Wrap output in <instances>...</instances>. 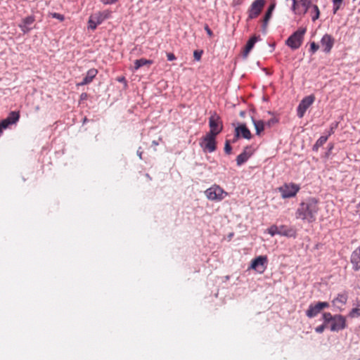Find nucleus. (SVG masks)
Instances as JSON below:
<instances>
[{"instance_id": "1", "label": "nucleus", "mask_w": 360, "mask_h": 360, "mask_svg": "<svg viewBox=\"0 0 360 360\" xmlns=\"http://www.w3.org/2000/svg\"><path fill=\"white\" fill-rule=\"evenodd\" d=\"M319 210V201L314 198H309L299 205L295 217L307 223L314 222Z\"/></svg>"}, {"instance_id": "2", "label": "nucleus", "mask_w": 360, "mask_h": 360, "mask_svg": "<svg viewBox=\"0 0 360 360\" xmlns=\"http://www.w3.org/2000/svg\"><path fill=\"white\" fill-rule=\"evenodd\" d=\"M307 32L305 27H300L285 41V44L293 50L299 49L302 44L304 36Z\"/></svg>"}, {"instance_id": "3", "label": "nucleus", "mask_w": 360, "mask_h": 360, "mask_svg": "<svg viewBox=\"0 0 360 360\" xmlns=\"http://www.w3.org/2000/svg\"><path fill=\"white\" fill-rule=\"evenodd\" d=\"M206 197L212 201H221L228 193L219 186L213 185L205 191Z\"/></svg>"}, {"instance_id": "4", "label": "nucleus", "mask_w": 360, "mask_h": 360, "mask_svg": "<svg viewBox=\"0 0 360 360\" xmlns=\"http://www.w3.org/2000/svg\"><path fill=\"white\" fill-rule=\"evenodd\" d=\"M300 189V186L295 183H285L278 188L281 197L284 199L295 197Z\"/></svg>"}, {"instance_id": "5", "label": "nucleus", "mask_w": 360, "mask_h": 360, "mask_svg": "<svg viewBox=\"0 0 360 360\" xmlns=\"http://www.w3.org/2000/svg\"><path fill=\"white\" fill-rule=\"evenodd\" d=\"M266 1L265 0H255L248 8L247 21L257 18L262 11Z\"/></svg>"}, {"instance_id": "6", "label": "nucleus", "mask_w": 360, "mask_h": 360, "mask_svg": "<svg viewBox=\"0 0 360 360\" xmlns=\"http://www.w3.org/2000/svg\"><path fill=\"white\" fill-rule=\"evenodd\" d=\"M216 135L207 133L204 137H202L200 145L204 151L212 153L216 150Z\"/></svg>"}, {"instance_id": "7", "label": "nucleus", "mask_w": 360, "mask_h": 360, "mask_svg": "<svg viewBox=\"0 0 360 360\" xmlns=\"http://www.w3.org/2000/svg\"><path fill=\"white\" fill-rule=\"evenodd\" d=\"M315 101V96L314 95H309L304 97L298 105L297 109V114L300 118L303 117L307 110L312 105Z\"/></svg>"}, {"instance_id": "8", "label": "nucleus", "mask_w": 360, "mask_h": 360, "mask_svg": "<svg viewBox=\"0 0 360 360\" xmlns=\"http://www.w3.org/2000/svg\"><path fill=\"white\" fill-rule=\"evenodd\" d=\"M209 126L210 130L208 132V134H211L213 135L217 136L223 129V125L221 124V122L220 121V118L217 114H214L210 117Z\"/></svg>"}, {"instance_id": "9", "label": "nucleus", "mask_w": 360, "mask_h": 360, "mask_svg": "<svg viewBox=\"0 0 360 360\" xmlns=\"http://www.w3.org/2000/svg\"><path fill=\"white\" fill-rule=\"evenodd\" d=\"M328 307H329V303L327 302H319L314 304H311L307 310L306 315L309 318L315 317L321 311V310Z\"/></svg>"}, {"instance_id": "10", "label": "nucleus", "mask_w": 360, "mask_h": 360, "mask_svg": "<svg viewBox=\"0 0 360 360\" xmlns=\"http://www.w3.org/2000/svg\"><path fill=\"white\" fill-rule=\"evenodd\" d=\"M347 327V321L345 316L341 314L334 315L333 321H332L330 329L331 331H339Z\"/></svg>"}, {"instance_id": "11", "label": "nucleus", "mask_w": 360, "mask_h": 360, "mask_svg": "<svg viewBox=\"0 0 360 360\" xmlns=\"http://www.w3.org/2000/svg\"><path fill=\"white\" fill-rule=\"evenodd\" d=\"M20 118L19 112L12 111L8 116L0 122V135L4 129H6L9 125L16 123Z\"/></svg>"}, {"instance_id": "12", "label": "nucleus", "mask_w": 360, "mask_h": 360, "mask_svg": "<svg viewBox=\"0 0 360 360\" xmlns=\"http://www.w3.org/2000/svg\"><path fill=\"white\" fill-rule=\"evenodd\" d=\"M267 264L266 256H259L252 261L250 268L259 273H263Z\"/></svg>"}, {"instance_id": "13", "label": "nucleus", "mask_w": 360, "mask_h": 360, "mask_svg": "<svg viewBox=\"0 0 360 360\" xmlns=\"http://www.w3.org/2000/svg\"><path fill=\"white\" fill-rule=\"evenodd\" d=\"M335 44L334 38L328 34H326L321 39V46L326 53H330Z\"/></svg>"}, {"instance_id": "14", "label": "nucleus", "mask_w": 360, "mask_h": 360, "mask_svg": "<svg viewBox=\"0 0 360 360\" xmlns=\"http://www.w3.org/2000/svg\"><path fill=\"white\" fill-rule=\"evenodd\" d=\"M235 138L233 139V142L236 141L240 136L246 139H250L252 137V134L250 131L246 127L245 124H240L235 129Z\"/></svg>"}, {"instance_id": "15", "label": "nucleus", "mask_w": 360, "mask_h": 360, "mask_svg": "<svg viewBox=\"0 0 360 360\" xmlns=\"http://www.w3.org/2000/svg\"><path fill=\"white\" fill-rule=\"evenodd\" d=\"M35 21L34 15L27 16L22 20V22L18 25L21 31L24 33H28L32 27H30Z\"/></svg>"}, {"instance_id": "16", "label": "nucleus", "mask_w": 360, "mask_h": 360, "mask_svg": "<svg viewBox=\"0 0 360 360\" xmlns=\"http://www.w3.org/2000/svg\"><path fill=\"white\" fill-rule=\"evenodd\" d=\"M252 155V148L250 146H246L244 148L243 151L236 158L237 165L240 166L241 165L245 163Z\"/></svg>"}, {"instance_id": "17", "label": "nucleus", "mask_w": 360, "mask_h": 360, "mask_svg": "<svg viewBox=\"0 0 360 360\" xmlns=\"http://www.w3.org/2000/svg\"><path fill=\"white\" fill-rule=\"evenodd\" d=\"M289 232L290 231L287 229L286 226H281L278 227L276 225H273L268 229V233L271 236H274L276 234L281 236H288Z\"/></svg>"}, {"instance_id": "18", "label": "nucleus", "mask_w": 360, "mask_h": 360, "mask_svg": "<svg viewBox=\"0 0 360 360\" xmlns=\"http://www.w3.org/2000/svg\"><path fill=\"white\" fill-rule=\"evenodd\" d=\"M110 15H111V11H110L108 10H105V11H103L97 12V13L91 15V16L93 17L94 21L98 25H100L105 20L109 18L110 17Z\"/></svg>"}, {"instance_id": "19", "label": "nucleus", "mask_w": 360, "mask_h": 360, "mask_svg": "<svg viewBox=\"0 0 360 360\" xmlns=\"http://www.w3.org/2000/svg\"><path fill=\"white\" fill-rule=\"evenodd\" d=\"M259 36H253L247 42L245 48H244V50H243V57L244 58H246L249 53L250 52V51L252 49V48L254 47L255 43L259 41Z\"/></svg>"}, {"instance_id": "20", "label": "nucleus", "mask_w": 360, "mask_h": 360, "mask_svg": "<svg viewBox=\"0 0 360 360\" xmlns=\"http://www.w3.org/2000/svg\"><path fill=\"white\" fill-rule=\"evenodd\" d=\"M98 74V70L95 68H91L87 71L86 75L84 77L82 82H81L78 85L84 86L91 83L94 77Z\"/></svg>"}, {"instance_id": "21", "label": "nucleus", "mask_w": 360, "mask_h": 360, "mask_svg": "<svg viewBox=\"0 0 360 360\" xmlns=\"http://www.w3.org/2000/svg\"><path fill=\"white\" fill-rule=\"evenodd\" d=\"M274 4H271L269 6V7L268 8L265 15H264V17L262 20V22H263V25H262V28H263V30H265L266 27H267V25H268V22L269 21V20L271 19V15H272V12L274 9Z\"/></svg>"}, {"instance_id": "22", "label": "nucleus", "mask_w": 360, "mask_h": 360, "mask_svg": "<svg viewBox=\"0 0 360 360\" xmlns=\"http://www.w3.org/2000/svg\"><path fill=\"white\" fill-rule=\"evenodd\" d=\"M151 64H153V60H148L146 58H141L139 60H136L134 61V69L136 70L142 66H144V65L149 66Z\"/></svg>"}, {"instance_id": "23", "label": "nucleus", "mask_w": 360, "mask_h": 360, "mask_svg": "<svg viewBox=\"0 0 360 360\" xmlns=\"http://www.w3.org/2000/svg\"><path fill=\"white\" fill-rule=\"evenodd\" d=\"M252 122L256 130V134L259 135L264 129V123L262 120H255L252 119Z\"/></svg>"}, {"instance_id": "24", "label": "nucleus", "mask_w": 360, "mask_h": 360, "mask_svg": "<svg viewBox=\"0 0 360 360\" xmlns=\"http://www.w3.org/2000/svg\"><path fill=\"white\" fill-rule=\"evenodd\" d=\"M328 136H321L315 143L313 146V150L317 151L320 147H321L328 140Z\"/></svg>"}, {"instance_id": "25", "label": "nucleus", "mask_w": 360, "mask_h": 360, "mask_svg": "<svg viewBox=\"0 0 360 360\" xmlns=\"http://www.w3.org/2000/svg\"><path fill=\"white\" fill-rule=\"evenodd\" d=\"M351 262L354 264L355 270H359L360 269V256L354 252L352 255Z\"/></svg>"}, {"instance_id": "26", "label": "nucleus", "mask_w": 360, "mask_h": 360, "mask_svg": "<svg viewBox=\"0 0 360 360\" xmlns=\"http://www.w3.org/2000/svg\"><path fill=\"white\" fill-rule=\"evenodd\" d=\"M311 11H310V13L311 15V20L312 21H316L317 19L319 18L320 16V11L317 5L314 4L312 5Z\"/></svg>"}, {"instance_id": "27", "label": "nucleus", "mask_w": 360, "mask_h": 360, "mask_svg": "<svg viewBox=\"0 0 360 360\" xmlns=\"http://www.w3.org/2000/svg\"><path fill=\"white\" fill-rule=\"evenodd\" d=\"M300 3L304 7V13H306L310 7L312 8L311 0H300Z\"/></svg>"}, {"instance_id": "28", "label": "nucleus", "mask_w": 360, "mask_h": 360, "mask_svg": "<svg viewBox=\"0 0 360 360\" xmlns=\"http://www.w3.org/2000/svg\"><path fill=\"white\" fill-rule=\"evenodd\" d=\"M334 315H332L330 312H326L323 314V319L324 321V324H327L332 322L333 321Z\"/></svg>"}, {"instance_id": "29", "label": "nucleus", "mask_w": 360, "mask_h": 360, "mask_svg": "<svg viewBox=\"0 0 360 360\" xmlns=\"http://www.w3.org/2000/svg\"><path fill=\"white\" fill-rule=\"evenodd\" d=\"M342 2L343 0H333L334 14H335L338 12V11L340 8Z\"/></svg>"}, {"instance_id": "30", "label": "nucleus", "mask_w": 360, "mask_h": 360, "mask_svg": "<svg viewBox=\"0 0 360 360\" xmlns=\"http://www.w3.org/2000/svg\"><path fill=\"white\" fill-rule=\"evenodd\" d=\"M347 300V297L343 294H339L338 297L335 299L334 302H340L341 304H345Z\"/></svg>"}, {"instance_id": "31", "label": "nucleus", "mask_w": 360, "mask_h": 360, "mask_svg": "<svg viewBox=\"0 0 360 360\" xmlns=\"http://www.w3.org/2000/svg\"><path fill=\"white\" fill-rule=\"evenodd\" d=\"M88 23H89V28L92 30H96V27L98 25L94 20L93 17L91 15L89 19V21H88Z\"/></svg>"}, {"instance_id": "32", "label": "nucleus", "mask_w": 360, "mask_h": 360, "mask_svg": "<svg viewBox=\"0 0 360 360\" xmlns=\"http://www.w3.org/2000/svg\"><path fill=\"white\" fill-rule=\"evenodd\" d=\"M349 316L352 318H354L356 316H360V309H358V308L352 309V311L349 312Z\"/></svg>"}, {"instance_id": "33", "label": "nucleus", "mask_w": 360, "mask_h": 360, "mask_svg": "<svg viewBox=\"0 0 360 360\" xmlns=\"http://www.w3.org/2000/svg\"><path fill=\"white\" fill-rule=\"evenodd\" d=\"M202 53H203V51H202V50H200V51H198V50L194 51V52H193V57H194L195 60H196L197 61L200 60Z\"/></svg>"}, {"instance_id": "34", "label": "nucleus", "mask_w": 360, "mask_h": 360, "mask_svg": "<svg viewBox=\"0 0 360 360\" xmlns=\"http://www.w3.org/2000/svg\"><path fill=\"white\" fill-rule=\"evenodd\" d=\"M319 48V46L316 44L314 41L311 42L310 44V49H309V51L310 52L314 54Z\"/></svg>"}, {"instance_id": "35", "label": "nucleus", "mask_w": 360, "mask_h": 360, "mask_svg": "<svg viewBox=\"0 0 360 360\" xmlns=\"http://www.w3.org/2000/svg\"><path fill=\"white\" fill-rule=\"evenodd\" d=\"M51 15L53 18L58 19L61 22L63 21L65 19L64 15L58 13H53Z\"/></svg>"}, {"instance_id": "36", "label": "nucleus", "mask_w": 360, "mask_h": 360, "mask_svg": "<svg viewBox=\"0 0 360 360\" xmlns=\"http://www.w3.org/2000/svg\"><path fill=\"white\" fill-rule=\"evenodd\" d=\"M232 148L230 145L229 141H226L225 146H224V151L227 154H230L231 152Z\"/></svg>"}, {"instance_id": "37", "label": "nucleus", "mask_w": 360, "mask_h": 360, "mask_svg": "<svg viewBox=\"0 0 360 360\" xmlns=\"http://www.w3.org/2000/svg\"><path fill=\"white\" fill-rule=\"evenodd\" d=\"M326 327V324H322L315 328V330L318 333H321L324 331L325 328Z\"/></svg>"}, {"instance_id": "38", "label": "nucleus", "mask_w": 360, "mask_h": 360, "mask_svg": "<svg viewBox=\"0 0 360 360\" xmlns=\"http://www.w3.org/2000/svg\"><path fill=\"white\" fill-rule=\"evenodd\" d=\"M278 122V120L276 118V117H272L271 119H270L267 122H266V124L269 126V127H271L272 125L275 124L276 123Z\"/></svg>"}, {"instance_id": "39", "label": "nucleus", "mask_w": 360, "mask_h": 360, "mask_svg": "<svg viewBox=\"0 0 360 360\" xmlns=\"http://www.w3.org/2000/svg\"><path fill=\"white\" fill-rule=\"evenodd\" d=\"M205 30L206 31L207 34L210 37H212L213 36V32L207 25H205Z\"/></svg>"}, {"instance_id": "40", "label": "nucleus", "mask_w": 360, "mask_h": 360, "mask_svg": "<svg viewBox=\"0 0 360 360\" xmlns=\"http://www.w3.org/2000/svg\"><path fill=\"white\" fill-rule=\"evenodd\" d=\"M167 60H170V61L176 60V56L172 53H167Z\"/></svg>"}, {"instance_id": "41", "label": "nucleus", "mask_w": 360, "mask_h": 360, "mask_svg": "<svg viewBox=\"0 0 360 360\" xmlns=\"http://www.w3.org/2000/svg\"><path fill=\"white\" fill-rule=\"evenodd\" d=\"M103 4H112L117 1V0H101Z\"/></svg>"}, {"instance_id": "42", "label": "nucleus", "mask_w": 360, "mask_h": 360, "mask_svg": "<svg viewBox=\"0 0 360 360\" xmlns=\"http://www.w3.org/2000/svg\"><path fill=\"white\" fill-rule=\"evenodd\" d=\"M297 1H296V3L295 4V1L292 2V10L295 12V13H297Z\"/></svg>"}, {"instance_id": "43", "label": "nucleus", "mask_w": 360, "mask_h": 360, "mask_svg": "<svg viewBox=\"0 0 360 360\" xmlns=\"http://www.w3.org/2000/svg\"><path fill=\"white\" fill-rule=\"evenodd\" d=\"M243 0H233V6H239L242 4Z\"/></svg>"}, {"instance_id": "44", "label": "nucleus", "mask_w": 360, "mask_h": 360, "mask_svg": "<svg viewBox=\"0 0 360 360\" xmlns=\"http://www.w3.org/2000/svg\"><path fill=\"white\" fill-rule=\"evenodd\" d=\"M338 126V124L336 123L335 124V126H332L330 129V131H329V133H328V136H330L332 134L334 133V129L337 127Z\"/></svg>"}, {"instance_id": "45", "label": "nucleus", "mask_w": 360, "mask_h": 360, "mask_svg": "<svg viewBox=\"0 0 360 360\" xmlns=\"http://www.w3.org/2000/svg\"><path fill=\"white\" fill-rule=\"evenodd\" d=\"M354 252L360 256V246L354 251Z\"/></svg>"}, {"instance_id": "46", "label": "nucleus", "mask_w": 360, "mask_h": 360, "mask_svg": "<svg viewBox=\"0 0 360 360\" xmlns=\"http://www.w3.org/2000/svg\"><path fill=\"white\" fill-rule=\"evenodd\" d=\"M153 144H154V145L157 146V145H158V142H156L155 141H153Z\"/></svg>"}, {"instance_id": "47", "label": "nucleus", "mask_w": 360, "mask_h": 360, "mask_svg": "<svg viewBox=\"0 0 360 360\" xmlns=\"http://www.w3.org/2000/svg\"><path fill=\"white\" fill-rule=\"evenodd\" d=\"M292 2L295 1V4L297 0H292Z\"/></svg>"}, {"instance_id": "48", "label": "nucleus", "mask_w": 360, "mask_h": 360, "mask_svg": "<svg viewBox=\"0 0 360 360\" xmlns=\"http://www.w3.org/2000/svg\"><path fill=\"white\" fill-rule=\"evenodd\" d=\"M359 360H360V359Z\"/></svg>"}]
</instances>
